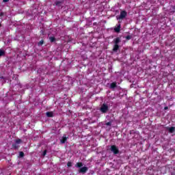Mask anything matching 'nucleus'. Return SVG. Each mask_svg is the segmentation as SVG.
<instances>
[{
  "mask_svg": "<svg viewBox=\"0 0 175 175\" xmlns=\"http://www.w3.org/2000/svg\"><path fill=\"white\" fill-rule=\"evenodd\" d=\"M113 42L114 44L113 51H114V53H117L120 49V45H118V44L121 43V38H120V37L116 38L113 39Z\"/></svg>",
  "mask_w": 175,
  "mask_h": 175,
  "instance_id": "1",
  "label": "nucleus"
},
{
  "mask_svg": "<svg viewBox=\"0 0 175 175\" xmlns=\"http://www.w3.org/2000/svg\"><path fill=\"white\" fill-rule=\"evenodd\" d=\"M100 111L103 114L107 113V111H109V106L105 103H103L100 108Z\"/></svg>",
  "mask_w": 175,
  "mask_h": 175,
  "instance_id": "2",
  "label": "nucleus"
},
{
  "mask_svg": "<svg viewBox=\"0 0 175 175\" xmlns=\"http://www.w3.org/2000/svg\"><path fill=\"white\" fill-rule=\"evenodd\" d=\"M111 151L114 154V155H117V154H120V150L118 149V147L116 145L111 146Z\"/></svg>",
  "mask_w": 175,
  "mask_h": 175,
  "instance_id": "3",
  "label": "nucleus"
},
{
  "mask_svg": "<svg viewBox=\"0 0 175 175\" xmlns=\"http://www.w3.org/2000/svg\"><path fill=\"white\" fill-rule=\"evenodd\" d=\"M128 15V12H126V11L125 10H122L120 12V15L117 17L118 20H124V18H125V17H126V16Z\"/></svg>",
  "mask_w": 175,
  "mask_h": 175,
  "instance_id": "4",
  "label": "nucleus"
},
{
  "mask_svg": "<svg viewBox=\"0 0 175 175\" xmlns=\"http://www.w3.org/2000/svg\"><path fill=\"white\" fill-rule=\"evenodd\" d=\"M64 2H65L64 0H56L55 1V5L59 8V7L62 6V5H64Z\"/></svg>",
  "mask_w": 175,
  "mask_h": 175,
  "instance_id": "5",
  "label": "nucleus"
},
{
  "mask_svg": "<svg viewBox=\"0 0 175 175\" xmlns=\"http://www.w3.org/2000/svg\"><path fill=\"white\" fill-rule=\"evenodd\" d=\"M22 142L23 141H21V139H16L15 144H13V148H18V146H17V144H21V143H22Z\"/></svg>",
  "mask_w": 175,
  "mask_h": 175,
  "instance_id": "6",
  "label": "nucleus"
},
{
  "mask_svg": "<svg viewBox=\"0 0 175 175\" xmlns=\"http://www.w3.org/2000/svg\"><path fill=\"white\" fill-rule=\"evenodd\" d=\"M68 137H66V135H64L62 139H60V142L62 144L66 143V141L68 140Z\"/></svg>",
  "mask_w": 175,
  "mask_h": 175,
  "instance_id": "7",
  "label": "nucleus"
},
{
  "mask_svg": "<svg viewBox=\"0 0 175 175\" xmlns=\"http://www.w3.org/2000/svg\"><path fill=\"white\" fill-rule=\"evenodd\" d=\"M114 31H115L116 32H117V33H118L120 32V31H121V24H118V25H117V27H115V28H114Z\"/></svg>",
  "mask_w": 175,
  "mask_h": 175,
  "instance_id": "8",
  "label": "nucleus"
},
{
  "mask_svg": "<svg viewBox=\"0 0 175 175\" xmlns=\"http://www.w3.org/2000/svg\"><path fill=\"white\" fill-rule=\"evenodd\" d=\"M117 87V82H113L111 83L109 88H111V90H114V88H116Z\"/></svg>",
  "mask_w": 175,
  "mask_h": 175,
  "instance_id": "9",
  "label": "nucleus"
},
{
  "mask_svg": "<svg viewBox=\"0 0 175 175\" xmlns=\"http://www.w3.org/2000/svg\"><path fill=\"white\" fill-rule=\"evenodd\" d=\"M87 170H88L87 167H83L80 168L79 173L84 174V173H85V172H87Z\"/></svg>",
  "mask_w": 175,
  "mask_h": 175,
  "instance_id": "10",
  "label": "nucleus"
},
{
  "mask_svg": "<svg viewBox=\"0 0 175 175\" xmlns=\"http://www.w3.org/2000/svg\"><path fill=\"white\" fill-rule=\"evenodd\" d=\"M46 117H54V113L53 111H49L46 113Z\"/></svg>",
  "mask_w": 175,
  "mask_h": 175,
  "instance_id": "11",
  "label": "nucleus"
},
{
  "mask_svg": "<svg viewBox=\"0 0 175 175\" xmlns=\"http://www.w3.org/2000/svg\"><path fill=\"white\" fill-rule=\"evenodd\" d=\"M49 40L51 43H54V42H55V37H53V36L49 37Z\"/></svg>",
  "mask_w": 175,
  "mask_h": 175,
  "instance_id": "12",
  "label": "nucleus"
},
{
  "mask_svg": "<svg viewBox=\"0 0 175 175\" xmlns=\"http://www.w3.org/2000/svg\"><path fill=\"white\" fill-rule=\"evenodd\" d=\"M169 132H175V127L171 126L168 128Z\"/></svg>",
  "mask_w": 175,
  "mask_h": 175,
  "instance_id": "13",
  "label": "nucleus"
},
{
  "mask_svg": "<svg viewBox=\"0 0 175 175\" xmlns=\"http://www.w3.org/2000/svg\"><path fill=\"white\" fill-rule=\"evenodd\" d=\"M111 124H113V121H112V120L110 121V122H106V123H105V125H106L107 126H111Z\"/></svg>",
  "mask_w": 175,
  "mask_h": 175,
  "instance_id": "14",
  "label": "nucleus"
},
{
  "mask_svg": "<svg viewBox=\"0 0 175 175\" xmlns=\"http://www.w3.org/2000/svg\"><path fill=\"white\" fill-rule=\"evenodd\" d=\"M3 55H5V51L0 49V57H3Z\"/></svg>",
  "mask_w": 175,
  "mask_h": 175,
  "instance_id": "15",
  "label": "nucleus"
},
{
  "mask_svg": "<svg viewBox=\"0 0 175 175\" xmlns=\"http://www.w3.org/2000/svg\"><path fill=\"white\" fill-rule=\"evenodd\" d=\"M77 167H81L83 166V163H77L76 164Z\"/></svg>",
  "mask_w": 175,
  "mask_h": 175,
  "instance_id": "16",
  "label": "nucleus"
},
{
  "mask_svg": "<svg viewBox=\"0 0 175 175\" xmlns=\"http://www.w3.org/2000/svg\"><path fill=\"white\" fill-rule=\"evenodd\" d=\"M126 40H131V39H132V36H126Z\"/></svg>",
  "mask_w": 175,
  "mask_h": 175,
  "instance_id": "17",
  "label": "nucleus"
},
{
  "mask_svg": "<svg viewBox=\"0 0 175 175\" xmlns=\"http://www.w3.org/2000/svg\"><path fill=\"white\" fill-rule=\"evenodd\" d=\"M43 43H44V41L43 40H42L41 41H40L38 42V46H42L43 44Z\"/></svg>",
  "mask_w": 175,
  "mask_h": 175,
  "instance_id": "18",
  "label": "nucleus"
},
{
  "mask_svg": "<svg viewBox=\"0 0 175 175\" xmlns=\"http://www.w3.org/2000/svg\"><path fill=\"white\" fill-rule=\"evenodd\" d=\"M19 157H20L21 158H23V157H24V152H19Z\"/></svg>",
  "mask_w": 175,
  "mask_h": 175,
  "instance_id": "19",
  "label": "nucleus"
},
{
  "mask_svg": "<svg viewBox=\"0 0 175 175\" xmlns=\"http://www.w3.org/2000/svg\"><path fill=\"white\" fill-rule=\"evenodd\" d=\"M67 166L68 167H70V166H72V162L69 161L68 163H67Z\"/></svg>",
  "mask_w": 175,
  "mask_h": 175,
  "instance_id": "20",
  "label": "nucleus"
},
{
  "mask_svg": "<svg viewBox=\"0 0 175 175\" xmlns=\"http://www.w3.org/2000/svg\"><path fill=\"white\" fill-rule=\"evenodd\" d=\"M46 152H47V151H46V150H44V152H43V155H44V156L46 155Z\"/></svg>",
  "mask_w": 175,
  "mask_h": 175,
  "instance_id": "21",
  "label": "nucleus"
},
{
  "mask_svg": "<svg viewBox=\"0 0 175 175\" xmlns=\"http://www.w3.org/2000/svg\"><path fill=\"white\" fill-rule=\"evenodd\" d=\"M169 109V107H165L164 110H167Z\"/></svg>",
  "mask_w": 175,
  "mask_h": 175,
  "instance_id": "22",
  "label": "nucleus"
},
{
  "mask_svg": "<svg viewBox=\"0 0 175 175\" xmlns=\"http://www.w3.org/2000/svg\"><path fill=\"white\" fill-rule=\"evenodd\" d=\"M3 2H5V3L9 2V0H3Z\"/></svg>",
  "mask_w": 175,
  "mask_h": 175,
  "instance_id": "23",
  "label": "nucleus"
},
{
  "mask_svg": "<svg viewBox=\"0 0 175 175\" xmlns=\"http://www.w3.org/2000/svg\"><path fill=\"white\" fill-rule=\"evenodd\" d=\"M0 16H3V12H1V13L0 14Z\"/></svg>",
  "mask_w": 175,
  "mask_h": 175,
  "instance_id": "24",
  "label": "nucleus"
},
{
  "mask_svg": "<svg viewBox=\"0 0 175 175\" xmlns=\"http://www.w3.org/2000/svg\"><path fill=\"white\" fill-rule=\"evenodd\" d=\"M1 25H2L0 23V27H1Z\"/></svg>",
  "mask_w": 175,
  "mask_h": 175,
  "instance_id": "25",
  "label": "nucleus"
}]
</instances>
